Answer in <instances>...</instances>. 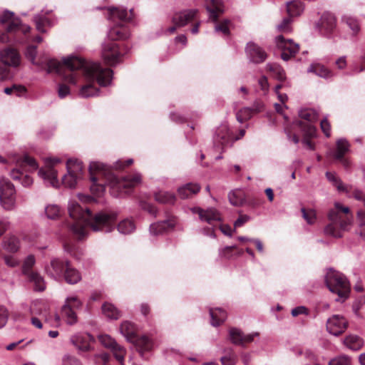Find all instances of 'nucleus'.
<instances>
[{"label": "nucleus", "instance_id": "ea45409f", "mask_svg": "<svg viewBox=\"0 0 365 365\" xmlns=\"http://www.w3.org/2000/svg\"><path fill=\"white\" fill-rule=\"evenodd\" d=\"M3 247L9 252H16L20 247V241L16 237L11 236L4 241Z\"/></svg>", "mask_w": 365, "mask_h": 365}, {"label": "nucleus", "instance_id": "79ce46f5", "mask_svg": "<svg viewBox=\"0 0 365 365\" xmlns=\"http://www.w3.org/2000/svg\"><path fill=\"white\" fill-rule=\"evenodd\" d=\"M99 90L94 87L91 83L83 86L78 93L79 96L82 98H90L98 96Z\"/></svg>", "mask_w": 365, "mask_h": 365}, {"label": "nucleus", "instance_id": "473e14b6", "mask_svg": "<svg viewBox=\"0 0 365 365\" xmlns=\"http://www.w3.org/2000/svg\"><path fill=\"white\" fill-rule=\"evenodd\" d=\"M304 11V6L299 1H292L287 3V11L289 16H299Z\"/></svg>", "mask_w": 365, "mask_h": 365}, {"label": "nucleus", "instance_id": "f3484780", "mask_svg": "<svg viewBox=\"0 0 365 365\" xmlns=\"http://www.w3.org/2000/svg\"><path fill=\"white\" fill-rule=\"evenodd\" d=\"M102 56L107 64L113 66L116 63L120 56L117 44L114 42L105 43L103 46Z\"/></svg>", "mask_w": 365, "mask_h": 365}, {"label": "nucleus", "instance_id": "0eeeda50", "mask_svg": "<svg viewBox=\"0 0 365 365\" xmlns=\"http://www.w3.org/2000/svg\"><path fill=\"white\" fill-rule=\"evenodd\" d=\"M0 205L7 211L16 207V191L14 185L6 178H0Z\"/></svg>", "mask_w": 365, "mask_h": 365}, {"label": "nucleus", "instance_id": "a211bd4d", "mask_svg": "<svg viewBox=\"0 0 365 365\" xmlns=\"http://www.w3.org/2000/svg\"><path fill=\"white\" fill-rule=\"evenodd\" d=\"M1 61L7 66L16 67L20 64V56L17 51L12 48H7L0 52Z\"/></svg>", "mask_w": 365, "mask_h": 365}, {"label": "nucleus", "instance_id": "c85d7f7f", "mask_svg": "<svg viewBox=\"0 0 365 365\" xmlns=\"http://www.w3.org/2000/svg\"><path fill=\"white\" fill-rule=\"evenodd\" d=\"M173 227V224L170 221L165 220L150 225V232L153 235H158L166 232Z\"/></svg>", "mask_w": 365, "mask_h": 365}, {"label": "nucleus", "instance_id": "864d4df0", "mask_svg": "<svg viewBox=\"0 0 365 365\" xmlns=\"http://www.w3.org/2000/svg\"><path fill=\"white\" fill-rule=\"evenodd\" d=\"M252 110L251 108H244L237 113V120L240 123L251 118Z\"/></svg>", "mask_w": 365, "mask_h": 365}, {"label": "nucleus", "instance_id": "de8ad7c7", "mask_svg": "<svg viewBox=\"0 0 365 365\" xmlns=\"http://www.w3.org/2000/svg\"><path fill=\"white\" fill-rule=\"evenodd\" d=\"M24 165H27L30 166L32 170H36L38 168V165L33 158L29 155H24L23 158H21L17 160L16 165L19 168H22Z\"/></svg>", "mask_w": 365, "mask_h": 365}, {"label": "nucleus", "instance_id": "39448f33", "mask_svg": "<svg viewBox=\"0 0 365 365\" xmlns=\"http://www.w3.org/2000/svg\"><path fill=\"white\" fill-rule=\"evenodd\" d=\"M331 222L324 228V233L334 237H341V232L349 229L351 217L349 215V208L336 202L334 208L328 214Z\"/></svg>", "mask_w": 365, "mask_h": 365}, {"label": "nucleus", "instance_id": "9b49d317", "mask_svg": "<svg viewBox=\"0 0 365 365\" xmlns=\"http://www.w3.org/2000/svg\"><path fill=\"white\" fill-rule=\"evenodd\" d=\"M275 41L277 48L282 51L281 57L284 61L290 59L299 50V44L292 39H285L281 35L276 37Z\"/></svg>", "mask_w": 365, "mask_h": 365}, {"label": "nucleus", "instance_id": "8fccbe9b", "mask_svg": "<svg viewBox=\"0 0 365 365\" xmlns=\"http://www.w3.org/2000/svg\"><path fill=\"white\" fill-rule=\"evenodd\" d=\"M329 365H351V360L348 356L340 355L331 359Z\"/></svg>", "mask_w": 365, "mask_h": 365}, {"label": "nucleus", "instance_id": "bb28decb", "mask_svg": "<svg viewBox=\"0 0 365 365\" xmlns=\"http://www.w3.org/2000/svg\"><path fill=\"white\" fill-rule=\"evenodd\" d=\"M6 31L8 32H18L20 31L26 34L31 31V27L29 25L23 24L19 18H14L9 24Z\"/></svg>", "mask_w": 365, "mask_h": 365}, {"label": "nucleus", "instance_id": "ddd939ff", "mask_svg": "<svg viewBox=\"0 0 365 365\" xmlns=\"http://www.w3.org/2000/svg\"><path fill=\"white\" fill-rule=\"evenodd\" d=\"M98 338L103 346L113 351L115 359L118 361H123L126 351L123 346L119 345L115 340L109 335H101Z\"/></svg>", "mask_w": 365, "mask_h": 365}, {"label": "nucleus", "instance_id": "6e6d98bb", "mask_svg": "<svg viewBox=\"0 0 365 365\" xmlns=\"http://www.w3.org/2000/svg\"><path fill=\"white\" fill-rule=\"evenodd\" d=\"M346 24L349 28L352 31L354 36H356L360 31V26L358 21L353 18H346Z\"/></svg>", "mask_w": 365, "mask_h": 365}, {"label": "nucleus", "instance_id": "7c9ffc66", "mask_svg": "<svg viewBox=\"0 0 365 365\" xmlns=\"http://www.w3.org/2000/svg\"><path fill=\"white\" fill-rule=\"evenodd\" d=\"M210 314L211 317V324L212 326H219L221 323L225 322L227 318L226 312L220 308L210 309Z\"/></svg>", "mask_w": 365, "mask_h": 365}, {"label": "nucleus", "instance_id": "603ef678", "mask_svg": "<svg viewBox=\"0 0 365 365\" xmlns=\"http://www.w3.org/2000/svg\"><path fill=\"white\" fill-rule=\"evenodd\" d=\"M301 212L304 219L307 222L308 224H314L316 220V212L314 210L310 209L307 210L304 208H302Z\"/></svg>", "mask_w": 365, "mask_h": 365}, {"label": "nucleus", "instance_id": "774afa93", "mask_svg": "<svg viewBox=\"0 0 365 365\" xmlns=\"http://www.w3.org/2000/svg\"><path fill=\"white\" fill-rule=\"evenodd\" d=\"M58 96L63 98L70 93V88L65 84H60L58 89Z\"/></svg>", "mask_w": 365, "mask_h": 365}, {"label": "nucleus", "instance_id": "052dcab7", "mask_svg": "<svg viewBox=\"0 0 365 365\" xmlns=\"http://www.w3.org/2000/svg\"><path fill=\"white\" fill-rule=\"evenodd\" d=\"M230 21L229 20H225L220 24L215 26V29L217 32H222V34L227 35L230 32L229 30V25Z\"/></svg>", "mask_w": 365, "mask_h": 365}, {"label": "nucleus", "instance_id": "a18cd8bd", "mask_svg": "<svg viewBox=\"0 0 365 365\" xmlns=\"http://www.w3.org/2000/svg\"><path fill=\"white\" fill-rule=\"evenodd\" d=\"M45 213L48 219L56 220L61 216V210L56 205H48L45 207Z\"/></svg>", "mask_w": 365, "mask_h": 365}, {"label": "nucleus", "instance_id": "a878e982", "mask_svg": "<svg viewBox=\"0 0 365 365\" xmlns=\"http://www.w3.org/2000/svg\"><path fill=\"white\" fill-rule=\"evenodd\" d=\"M63 277L67 283L71 284H76L81 279V275L79 272L73 268L70 263L67 264Z\"/></svg>", "mask_w": 365, "mask_h": 365}, {"label": "nucleus", "instance_id": "c9c22d12", "mask_svg": "<svg viewBox=\"0 0 365 365\" xmlns=\"http://www.w3.org/2000/svg\"><path fill=\"white\" fill-rule=\"evenodd\" d=\"M155 200L160 203L173 204L175 202L176 197L173 193L159 191L155 193Z\"/></svg>", "mask_w": 365, "mask_h": 365}, {"label": "nucleus", "instance_id": "2f4dec72", "mask_svg": "<svg viewBox=\"0 0 365 365\" xmlns=\"http://www.w3.org/2000/svg\"><path fill=\"white\" fill-rule=\"evenodd\" d=\"M103 314L110 319H118L120 316V312L112 304L105 303L102 306Z\"/></svg>", "mask_w": 365, "mask_h": 365}, {"label": "nucleus", "instance_id": "6e6552de", "mask_svg": "<svg viewBox=\"0 0 365 365\" xmlns=\"http://www.w3.org/2000/svg\"><path fill=\"white\" fill-rule=\"evenodd\" d=\"M68 173L62 178V183L68 187L73 188L81 178L83 170L82 162L77 159H70L66 163Z\"/></svg>", "mask_w": 365, "mask_h": 365}, {"label": "nucleus", "instance_id": "c756f323", "mask_svg": "<svg viewBox=\"0 0 365 365\" xmlns=\"http://www.w3.org/2000/svg\"><path fill=\"white\" fill-rule=\"evenodd\" d=\"M344 344L349 349L357 351L363 346L364 341L356 335H349L344 339Z\"/></svg>", "mask_w": 365, "mask_h": 365}, {"label": "nucleus", "instance_id": "f257e3e1", "mask_svg": "<svg viewBox=\"0 0 365 365\" xmlns=\"http://www.w3.org/2000/svg\"><path fill=\"white\" fill-rule=\"evenodd\" d=\"M63 67H66L71 73L64 74V80L71 84L76 85L78 74L75 72L81 70L86 80L89 83L95 81L101 86L110 84L112 79L113 71L109 68H103L99 63L85 61L78 56H70L63 60V63L55 59L48 61L47 70L48 73L56 72L61 74Z\"/></svg>", "mask_w": 365, "mask_h": 365}, {"label": "nucleus", "instance_id": "bf43d9fd", "mask_svg": "<svg viewBox=\"0 0 365 365\" xmlns=\"http://www.w3.org/2000/svg\"><path fill=\"white\" fill-rule=\"evenodd\" d=\"M217 135L222 140H227L230 138V133L227 125H222L217 130Z\"/></svg>", "mask_w": 365, "mask_h": 365}, {"label": "nucleus", "instance_id": "1a4fd4ad", "mask_svg": "<svg viewBox=\"0 0 365 365\" xmlns=\"http://www.w3.org/2000/svg\"><path fill=\"white\" fill-rule=\"evenodd\" d=\"M60 162L58 158H47L45 159L44 167L38 171V175L53 187H58L60 185L57 179V171L54 168L55 165Z\"/></svg>", "mask_w": 365, "mask_h": 365}, {"label": "nucleus", "instance_id": "393cba45", "mask_svg": "<svg viewBox=\"0 0 365 365\" xmlns=\"http://www.w3.org/2000/svg\"><path fill=\"white\" fill-rule=\"evenodd\" d=\"M207 10L210 14V19L212 21H217L218 15L224 12V6L221 0H210V3L207 5Z\"/></svg>", "mask_w": 365, "mask_h": 365}, {"label": "nucleus", "instance_id": "dca6fc26", "mask_svg": "<svg viewBox=\"0 0 365 365\" xmlns=\"http://www.w3.org/2000/svg\"><path fill=\"white\" fill-rule=\"evenodd\" d=\"M70 341L79 351L86 352L91 350L90 341H93L94 338L90 334H77L72 336Z\"/></svg>", "mask_w": 365, "mask_h": 365}, {"label": "nucleus", "instance_id": "20e7f679", "mask_svg": "<svg viewBox=\"0 0 365 365\" xmlns=\"http://www.w3.org/2000/svg\"><path fill=\"white\" fill-rule=\"evenodd\" d=\"M107 11L108 19L113 23L108 33V38L113 41L128 38L130 32L125 24L132 19L133 9L128 11L122 7H109Z\"/></svg>", "mask_w": 365, "mask_h": 365}, {"label": "nucleus", "instance_id": "3c124183", "mask_svg": "<svg viewBox=\"0 0 365 365\" xmlns=\"http://www.w3.org/2000/svg\"><path fill=\"white\" fill-rule=\"evenodd\" d=\"M291 22L292 20L290 17L284 18L277 26L278 31L284 34L290 33L292 31Z\"/></svg>", "mask_w": 365, "mask_h": 365}, {"label": "nucleus", "instance_id": "49530a36", "mask_svg": "<svg viewBox=\"0 0 365 365\" xmlns=\"http://www.w3.org/2000/svg\"><path fill=\"white\" fill-rule=\"evenodd\" d=\"M35 263L36 259L33 255H30L26 257L22 266V272L25 276H27L34 272L31 270V268L35 264Z\"/></svg>", "mask_w": 365, "mask_h": 365}, {"label": "nucleus", "instance_id": "f03ea898", "mask_svg": "<svg viewBox=\"0 0 365 365\" xmlns=\"http://www.w3.org/2000/svg\"><path fill=\"white\" fill-rule=\"evenodd\" d=\"M70 217L74 220L70 229L78 238L86 235V227L89 226L93 231L109 232L114 228L116 220L115 213L98 212L93 215L87 207H81L77 202L71 201L68 207Z\"/></svg>", "mask_w": 365, "mask_h": 365}, {"label": "nucleus", "instance_id": "aec40b11", "mask_svg": "<svg viewBox=\"0 0 365 365\" xmlns=\"http://www.w3.org/2000/svg\"><path fill=\"white\" fill-rule=\"evenodd\" d=\"M193 213H197L202 221L212 224L213 222L220 221L221 217L220 213L213 208L202 210L200 207H193L191 209Z\"/></svg>", "mask_w": 365, "mask_h": 365}, {"label": "nucleus", "instance_id": "2eb2a0df", "mask_svg": "<svg viewBox=\"0 0 365 365\" xmlns=\"http://www.w3.org/2000/svg\"><path fill=\"white\" fill-rule=\"evenodd\" d=\"M245 52L250 61L255 63H262L267 57L265 51L260 46L253 42L247 43L245 48Z\"/></svg>", "mask_w": 365, "mask_h": 365}, {"label": "nucleus", "instance_id": "4d7b16f0", "mask_svg": "<svg viewBox=\"0 0 365 365\" xmlns=\"http://www.w3.org/2000/svg\"><path fill=\"white\" fill-rule=\"evenodd\" d=\"M37 54V48L35 46H29L26 51V58L31 61V62L34 64L36 56Z\"/></svg>", "mask_w": 365, "mask_h": 365}, {"label": "nucleus", "instance_id": "09e8293b", "mask_svg": "<svg viewBox=\"0 0 365 365\" xmlns=\"http://www.w3.org/2000/svg\"><path fill=\"white\" fill-rule=\"evenodd\" d=\"M326 177L330 182H333V185L336 187V188L339 191H344L346 190L342 182L336 175L335 173H331V172H327Z\"/></svg>", "mask_w": 365, "mask_h": 365}, {"label": "nucleus", "instance_id": "4468645a", "mask_svg": "<svg viewBox=\"0 0 365 365\" xmlns=\"http://www.w3.org/2000/svg\"><path fill=\"white\" fill-rule=\"evenodd\" d=\"M348 322L346 319L339 315H333L327 322V330L332 335L339 336L346 329Z\"/></svg>", "mask_w": 365, "mask_h": 365}, {"label": "nucleus", "instance_id": "58836bf2", "mask_svg": "<svg viewBox=\"0 0 365 365\" xmlns=\"http://www.w3.org/2000/svg\"><path fill=\"white\" fill-rule=\"evenodd\" d=\"M266 68L268 71L272 73L274 78L279 81L285 79V73L284 69L277 63H267Z\"/></svg>", "mask_w": 365, "mask_h": 365}, {"label": "nucleus", "instance_id": "5fc2aeb1", "mask_svg": "<svg viewBox=\"0 0 365 365\" xmlns=\"http://www.w3.org/2000/svg\"><path fill=\"white\" fill-rule=\"evenodd\" d=\"M62 365H83L81 361L74 356L68 354L62 357Z\"/></svg>", "mask_w": 365, "mask_h": 365}, {"label": "nucleus", "instance_id": "338daca9", "mask_svg": "<svg viewBox=\"0 0 365 365\" xmlns=\"http://www.w3.org/2000/svg\"><path fill=\"white\" fill-rule=\"evenodd\" d=\"M14 16V14L13 12L9 11H5L0 18L1 22L2 24H9L11 21V20L15 18Z\"/></svg>", "mask_w": 365, "mask_h": 365}, {"label": "nucleus", "instance_id": "72a5a7b5", "mask_svg": "<svg viewBox=\"0 0 365 365\" xmlns=\"http://www.w3.org/2000/svg\"><path fill=\"white\" fill-rule=\"evenodd\" d=\"M34 21L36 25V29L41 33L46 32V26H51L52 25L51 20L43 14H36L34 16Z\"/></svg>", "mask_w": 365, "mask_h": 365}, {"label": "nucleus", "instance_id": "0e129e2a", "mask_svg": "<svg viewBox=\"0 0 365 365\" xmlns=\"http://www.w3.org/2000/svg\"><path fill=\"white\" fill-rule=\"evenodd\" d=\"M5 264L9 267H16L19 264V260L14 256L5 255L4 257Z\"/></svg>", "mask_w": 365, "mask_h": 365}, {"label": "nucleus", "instance_id": "7ed1b4c3", "mask_svg": "<svg viewBox=\"0 0 365 365\" xmlns=\"http://www.w3.org/2000/svg\"><path fill=\"white\" fill-rule=\"evenodd\" d=\"M91 180L93 182L91 190L93 192H102L104 190V186L102 184H97L99 178L107 173L109 186L113 190H119L120 192L126 193L127 189L137 186L141 182V175L140 173H135L121 178L108 173L106 165L100 162H92L89 166Z\"/></svg>", "mask_w": 365, "mask_h": 365}, {"label": "nucleus", "instance_id": "9d476101", "mask_svg": "<svg viewBox=\"0 0 365 365\" xmlns=\"http://www.w3.org/2000/svg\"><path fill=\"white\" fill-rule=\"evenodd\" d=\"M81 305L82 302L76 296L66 298L61 311V316L66 321L67 324L73 325L76 323L77 316L75 310L79 309Z\"/></svg>", "mask_w": 365, "mask_h": 365}, {"label": "nucleus", "instance_id": "e2e57ef3", "mask_svg": "<svg viewBox=\"0 0 365 365\" xmlns=\"http://www.w3.org/2000/svg\"><path fill=\"white\" fill-rule=\"evenodd\" d=\"M222 365H235L236 356L233 353H229L227 356L221 357Z\"/></svg>", "mask_w": 365, "mask_h": 365}, {"label": "nucleus", "instance_id": "5701e85b", "mask_svg": "<svg viewBox=\"0 0 365 365\" xmlns=\"http://www.w3.org/2000/svg\"><path fill=\"white\" fill-rule=\"evenodd\" d=\"M299 126L302 128V130L304 132V138L302 140V143L307 148L312 150H314V145L309 140V138L315 136L316 128L313 125H305L302 123H299Z\"/></svg>", "mask_w": 365, "mask_h": 365}, {"label": "nucleus", "instance_id": "4be33fe9", "mask_svg": "<svg viewBox=\"0 0 365 365\" xmlns=\"http://www.w3.org/2000/svg\"><path fill=\"white\" fill-rule=\"evenodd\" d=\"M120 331L129 342L134 341L138 335L136 326L131 322L124 321L120 324Z\"/></svg>", "mask_w": 365, "mask_h": 365}, {"label": "nucleus", "instance_id": "b1692460", "mask_svg": "<svg viewBox=\"0 0 365 365\" xmlns=\"http://www.w3.org/2000/svg\"><path fill=\"white\" fill-rule=\"evenodd\" d=\"M200 190L198 184L187 183L178 189V193L181 199H187L197 194Z\"/></svg>", "mask_w": 365, "mask_h": 365}, {"label": "nucleus", "instance_id": "412c9836", "mask_svg": "<svg viewBox=\"0 0 365 365\" xmlns=\"http://www.w3.org/2000/svg\"><path fill=\"white\" fill-rule=\"evenodd\" d=\"M257 335V333L243 335L242 331L236 328H232L230 330V339L237 345L243 346L246 343H250L253 340L254 336Z\"/></svg>", "mask_w": 365, "mask_h": 365}, {"label": "nucleus", "instance_id": "e433bc0d", "mask_svg": "<svg viewBox=\"0 0 365 365\" xmlns=\"http://www.w3.org/2000/svg\"><path fill=\"white\" fill-rule=\"evenodd\" d=\"M130 343L134 344L140 351H148L153 347V342L146 336H138L137 335L135 340L130 341Z\"/></svg>", "mask_w": 365, "mask_h": 365}, {"label": "nucleus", "instance_id": "13d9d810", "mask_svg": "<svg viewBox=\"0 0 365 365\" xmlns=\"http://www.w3.org/2000/svg\"><path fill=\"white\" fill-rule=\"evenodd\" d=\"M237 249L236 245L226 246L219 250V255L222 257L230 258L232 257V251Z\"/></svg>", "mask_w": 365, "mask_h": 365}, {"label": "nucleus", "instance_id": "4c0bfd02", "mask_svg": "<svg viewBox=\"0 0 365 365\" xmlns=\"http://www.w3.org/2000/svg\"><path fill=\"white\" fill-rule=\"evenodd\" d=\"M26 277L31 282L34 283L35 290L41 292L45 289L44 279L38 272H34Z\"/></svg>", "mask_w": 365, "mask_h": 365}, {"label": "nucleus", "instance_id": "680f3d73", "mask_svg": "<svg viewBox=\"0 0 365 365\" xmlns=\"http://www.w3.org/2000/svg\"><path fill=\"white\" fill-rule=\"evenodd\" d=\"M8 319V310L4 307H0V329L3 328L6 324Z\"/></svg>", "mask_w": 365, "mask_h": 365}, {"label": "nucleus", "instance_id": "6ab92c4d", "mask_svg": "<svg viewBox=\"0 0 365 365\" xmlns=\"http://www.w3.org/2000/svg\"><path fill=\"white\" fill-rule=\"evenodd\" d=\"M197 11V9H188L175 13L173 16L172 22L178 27L184 26L195 17Z\"/></svg>", "mask_w": 365, "mask_h": 365}, {"label": "nucleus", "instance_id": "f8f14e48", "mask_svg": "<svg viewBox=\"0 0 365 365\" xmlns=\"http://www.w3.org/2000/svg\"><path fill=\"white\" fill-rule=\"evenodd\" d=\"M67 264H69V262L67 260L53 258L49 264L45 266V272L55 280H61L63 278V274L67 267Z\"/></svg>", "mask_w": 365, "mask_h": 365}, {"label": "nucleus", "instance_id": "cd10ccee", "mask_svg": "<svg viewBox=\"0 0 365 365\" xmlns=\"http://www.w3.org/2000/svg\"><path fill=\"white\" fill-rule=\"evenodd\" d=\"M322 29L330 34L336 26V18L330 13H324L321 18Z\"/></svg>", "mask_w": 365, "mask_h": 365}, {"label": "nucleus", "instance_id": "f704fd0d", "mask_svg": "<svg viewBox=\"0 0 365 365\" xmlns=\"http://www.w3.org/2000/svg\"><path fill=\"white\" fill-rule=\"evenodd\" d=\"M350 144L344 139L341 138L336 141V150L334 155L336 159H341L342 157L349 150Z\"/></svg>", "mask_w": 365, "mask_h": 365}, {"label": "nucleus", "instance_id": "c03bdc74", "mask_svg": "<svg viewBox=\"0 0 365 365\" xmlns=\"http://www.w3.org/2000/svg\"><path fill=\"white\" fill-rule=\"evenodd\" d=\"M135 229L133 222L130 220H124L118 225L119 232L127 235L131 233Z\"/></svg>", "mask_w": 365, "mask_h": 365}, {"label": "nucleus", "instance_id": "69168bd1", "mask_svg": "<svg viewBox=\"0 0 365 365\" xmlns=\"http://www.w3.org/2000/svg\"><path fill=\"white\" fill-rule=\"evenodd\" d=\"M321 128L324 135L329 138L331 135V125L327 118L323 119L320 123Z\"/></svg>", "mask_w": 365, "mask_h": 365}, {"label": "nucleus", "instance_id": "a19ab883", "mask_svg": "<svg viewBox=\"0 0 365 365\" xmlns=\"http://www.w3.org/2000/svg\"><path fill=\"white\" fill-rule=\"evenodd\" d=\"M299 117L304 120H306L309 122V123H304L305 125L310 124L314 123L318 119V113L316 110L313 109H303L299 111ZM302 123V122H301Z\"/></svg>", "mask_w": 365, "mask_h": 365}, {"label": "nucleus", "instance_id": "423d86ee", "mask_svg": "<svg viewBox=\"0 0 365 365\" xmlns=\"http://www.w3.org/2000/svg\"><path fill=\"white\" fill-rule=\"evenodd\" d=\"M326 284L329 289L338 294L341 299H346L350 292V284L341 273L330 269L326 276Z\"/></svg>", "mask_w": 365, "mask_h": 365}, {"label": "nucleus", "instance_id": "37998d69", "mask_svg": "<svg viewBox=\"0 0 365 365\" xmlns=\"http://www.w3.org/2000/svg\"><path fill=\"white\" fill-rule=\"evenodd\" d=\"M309 72H314L316 75L327 78L333 76V73L331 71L327 69L324 66L321 65H317V66H312L309 69Z\"/></svg>", "mask_w": 365, "mask_h": 365}]
</instances>
